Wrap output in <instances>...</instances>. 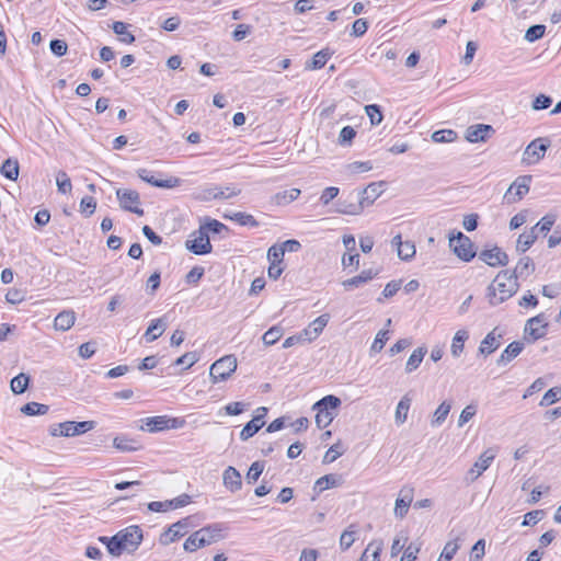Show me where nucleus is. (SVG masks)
Listing matches in <instances>:
<instances>
[{
    "mask_svg": "<svg viewBox=\"0 0 561 561\" xmlns=\"http://www.w3.org/2000/svg\"><path fill=\"white\" fill-rule=\"evenodd\" d=\"M356 136V130L352 126H345L342 128L339 135V145L350 146Z\"/></svg>",
    "mask_w": 561,
    "mask_h": 561,
    "instance_id": "obj_60",
    "label": "nucleus"
},
{
    "mask_svg": "<svg viewBox=\"0 0 561 561\" xmlns=\"http://www.w3.org/2000/svg\"><path fill=\"white\" fill-rule=\"evenodd\" d=\"M469 333L466 330H458L451 342L450 352L454 357H459L463 352L465 342L468 340Z\"/></svg>",
    "mask_w": 561,
    "mask_h": 561,
    "instance_id": "obj_35",
    "label": "nucleus"
},
{
    "mask_svg": "<svg viewBox=\"0 0 561 561\" xmlns=\"http://www.w3.org/2000/svg\"><path fill=\"white\" fill-rule=\"evenodd\" d=\"M332 56L329 49H322L316 53L312 60L306 65V69L316 70L321 69L327 64L328 59Z\"/></svg>",
    "mask_w": 561,
    "mask_h": 561,
    "instance_id": "obj_41",
    "label": "nucleus"
},
{
    "mask_svg": "<svg viewBox=\"0 0 561 561\" xmlns=\"http://www.w3.org/2000/svg\"><path fill=\"white\" fill-rule=\"evenodd\" d=\"M117 199L119 201V205L124 210L134 213L138 216L144 215V209L139 208L137 205L140 202V197L138 192L134 190L118 188L116 191Z\"/></svg>",
    "mask_w": 561,
    "mask_h": 561,
    "instance_id": "obj_11",
    "label": "nucleus"
},
{
    "mask_svg": "<svg viewBox=\"0 0 561 561\" xmlns=\"http://www.w3.org/2000/svg\"><path fill=\"white\" fill-rule=\"evenodd\" d=\"M389 340V332L388 330H380L376 337H375V341L371 345V352H375V353H379L385 344L387 343V341Z\"/></svg>",
    "mask_w": 561,
    "mask_h": 561,
    "instance_id": "obj_63",
    "label": "nucleus"
},
{
    "mask_svg": "<svg viewBox=\"0 0 561 561\" xmlns=\"http://www.w3.org/2000/svg\"><path fill=\"white\" fill-rule=\"evenodd\" d=\"M75 421H66L62 423L54 424L49 427V434L54 437L65 436L72 437L77 436L73 428Z\"/></svg>",
    "mask_w": 561,
    "mask_h": 561,
    "instance_id": "obj_32",
    "label": "nucleus"
},
{
    "mask_svg": "<svg viewBox=\"0 0 561 561\" xmlns=\"http://www.w3.org/2000/svg\"><path fill=\"white\" fill-rule=\"evenodd\" d=\"M415 245L411 241H405L398 248V256L403 261H410L415 255Z\"/></svg>",
    "mask_w": 561,
    "mask_h": 561,
    "instance_id": "obj_52",
    "label": "nucleus"
},
{
    "mask_svg": "<svg viewBox=\"0 0 561 561\" xmlns=\"http://www.w3.org/2000/svg\"><path fill=\"white\" fill-rule=\"evenodd\" d=\"M203 229H205V232L207 234L209 232H211V233H221L222 231H227L228 230L227 226H225L222 222H220V221H218L216 219H210L205 225L199 227V230H203Z\"/></svg>",
    "mask_w": 561,
    "mask_h": 561,
    "instance_id": "obj_61",
    "label": "nucleus"
},
{
    "mask_svg": "<svg viewBox=\"0 0 561 561\" xmlns=\"http://www.w3.org/2000/svg\"><path fill=\"white\" fill-rule=\"evenodd\" d=\"M412 403V399L409 393L404 394L398 402L394 413V421L398 425H402L407 422L408 413Z\"/></svg>",
    "mask_w": 561,
    "mask_h": 561,
    "instance_id": "obj_25",
    "label": "nucleus"
},
{
    "mask_svg": "<svg viewBox=\"0 0 561 561\" xmlns=\"http://www.w3.org/2000/svg\"><path fill=\"white\" fill-rule=\"evenodd\" d=\"M382 183H370L364 190L357 192L356 194L351 193L350 197L353 199L359 201L364 209L370 205L379 197L381 194Z\"/></svg>",
    "mask_w": 561,
    "mask_h": 561,
    "instance_id": "obj_12",
    "label": "nucleus"
},
{
    "mask_svg": "<svg viewBox=\"0 0 561 561\" xmlns=\"http://www.w3.org/2000/svg\"><path fill=\"white\" fill-rule=\"evenodd\" d=\"M449 247L463 262H470L476 256L474 244L469 237L458 231L449 237Z\"/></svg>",
    "mask_w": 561,
    "mask_h": 561,
    "instance_id": "obj_3",
    "label": "nucleus"
},
{
    "mask_svg": "<svg viewBox=\"0 0 561 561\" xmlns=\"http://www.w3.org/2000/svg\"><path fill=\"white\" fill-rule=\"evenodd\" d=\"M28 383L30 377L21 373L11 380V390L15 394H21L27 389Z\"/></svg>",
    "mask_w": 561,
    "mask_h": 561,
    "instance_id": "obj_47",
    "label": "nucleus"
},
{
    "mask_svg": "<svg viewBox=\"0 0 561 561\" xmlns=\"http://www.w3.org/2000/svg\"><path fill=\"white\" fill-rule=\"evenodd\" d=\"M168 416L165 415H159V416H151L144 420V425L141 426V430L147 431L149 433H156L163 430H168Z\"/></svg>",
    "mask_w": 561,
    "mask_h": 561,
    "instance_id": "obj_24",
    "label": "nucleus"
},
{
    "mask_svg": "<svg viewBox=\"0 0 561 561\" xmlns=\"http://www.w3.org/2000/svg\"><path fill=\"white\" fill-rule=\"evenodd\" d=\"M125 550L118 534L108 539L107 551L114 557H118Z\"/></svg>",
    "mask_w": 561,
    "mask_h": 561,
    "instance_id": "obj_55",
    "label": "nucleus"
},
{
    "mask_svg": "<svg viewBox=\"0 0 561 561\" xmlns=\"http://www.w3.org/2000/svg\"><path fill=\"white\" fill-rule=\"evenodd\" d=\"M340 404L341 400L332 394L323 397L313 404L312 409L317 412L316 424L319 428H325L332 423L335 416L333 411L336 410Z\"/></svg>",
    "mask_w": 561,
    "mask_h": 561,
    "instance_id": "obj_2",
    "label": "nucleus"
},
{
    "mask_svg": "<svg viewBox=\"0 0 561 561\" xmlns=\"http://www.w3.org/2000/svg\"><path fill=\"white\" fill-rule=\"evenodd\" d=\"M550 146V141L547 138H537L533 140L525 149L523 153V163L527 165L538 163L543 157L547 149Z\"/></svg>",
    "mask_w": 561,
    "mask_h": 561,
    "instance_id": "obj_7",
    "label": "nucleus"
},
{
    "mask_svg": "<svg viewBox=\"0 0 561 561\" xmlns=\"http://www.w3.org/2000/svg\"><path fill=\"white\" fill-rule=\"evenodd\" d=\"M237 369V358L233 355H226L217 359L209 370L214 383L228 379Z\"/></svg>",
    "mask_w": 561,
    "mask_h": 561,
    "instance_id": "obj_4",
    "label": "nucleus"
},
{
    "mask_svg": "<svg viewBox=\"0 0 561 561\" xmlns=\"http://www.w3.org/2000/svg\"><path fill=\"white\" fill-rule=\"evenodd\" d=\"M240 193L241 190L234 185L226 187H213L204 191L203 199H229L238 196Z\"/></svg>",
    "mask_w": 561,
    "mask_h": 561,
    "instance_id": "obj_17",
    "label": "nucleus"
},
{
    "mask_svg": "<svg viewBox=\"0 0 561 561\" xmlns=\"http://www.w3.org/2000/svg\"><path fill=\"white\" fill-rule=\"evenodd\" d=\"M192 239L186 241V248L197 255H204L211 252L213 247L209 241V236L205 232V229L197 230L191 234Z\"/></svg>",
    "mask_w": 561,
    "mask_h": 561,
    "instance_id": "obj_10",
    "label": "nucleus"
},
{
    "mask_svg": "<svg viewBox=\"0 0 561 561\" xmlns=\"http://www.w3.org/2000/svg\"><path fill=\"white\" fill-rule=\"evenodd\" d=\"M450 410H451V402L443 401L437 407V409L434 411L432 419H431V425L433 427L440 426L446 421Z\"/></svg>",
    "mask_w": 561,
    "mask_h": 561,
    "instance_id": "obj_33",
    "label": "nucleus"
},
{
    "mask_svg": "<svg viewBox=\"0 0 561 561\" xmlns=\"http://www.w3.org/2000/svg\"><path fill=\"white\" fill-rule=\"evenodd\" d=\"M364 210L359 201L347 197V199L337 203L336 211L344 215H359Z\"/></svg>",
    "mask_w": 561,
    "mask_h": 561,
    "instance_id": "obj_27",
    "label": "nucleus"
},
{
    "mask_svg": "<svg viewBox=\"0 0 561 561\" xmlns=\"http://www.w3.org/2000/svg\"><path fill=\"white\" fill-rule=\"evenodd\" d=\"M299 195H300V190L290 188V190L277 193L275 195V199L278 205H286V204H289L293 201L297 199Z\"/></svg>",
    "mask_w": 561,
    "mask_h": 561,
    "instance_id": "obj_49",
    "label": "nucleus"
},
{
    "mask_svg": "<svg viewBox=\"0 0 561 561\" xmlns=\"http://www.w3.org/2000/svg\"><path fill=\"white\" fill-rule=\"evenodd\" d=\"M366 114L368 115L371 125H379L382 121V114L380 106L377 104H370L365 106Z\"/></svg>",
    "mask_w": 561,
    "mask_h": 561,
    "instance_id": "obj_58",
    "label": "nucleus"
},
{
    "mask_svg": "<svg viewBox=\"0 0 561 561\" xmlns=\"http://www.w3.org/2000/svg\"><path fill=\"white\" fill-rule=\"evenodd\" d=\"M426 353L427 348L425 346H421L414 350L405 364V371L410 374L417 369L421 363L423 362V358L426 355Z\"/></svg>",
    "mask_w": 561,
    "mask_h": 561,
    "instance_id": "obj_38",
    "label": "nucleus"
},
{
    "mask_svg": "<svg viewBox=\"0 0 561 561\" xmlns=\"http://www.w3.org/2000/svg\"><path fill=\"white\" fill-rule=\"evenodd\" d=\"M382 541L374 540L364 550L359 561H379V556L382 550Z\"/></svg>",
    "mask_w": 561,
    "mask_h": 561,
    "instance_id": "obj_36",
    "label": "nucleus"
},
{
    "mask_svg": "<svg viewBox=\"0 0 561 561\" xmlns=\"http://www.w3.org/2000/svg\"><path fill=\"white\" fill-rule=\"evenodd\" d=\"M49 407L38 402H28L21 408V412L25 415H44L48 412Z\"/></svg>",
    "mask_w": 561,
    "mask_h": 561,
    "instance_id": "obj_43",
    "label": "nucleus"
},
{
    "mask_svg": "<svg viewBox=\"0 0 561 561\" xmlns=\"http://www.w3.org/2000/svg\"><path fill=\"white\" fill-rule=\"evenodd\" d=\"M257 414L248 422L240 433L241 440H248L252 436H254L264 425V416L267 413V409L261 407L256 410Z\"/></svg>",
    "mask_w": 561,
    "mask_h": 561,
    "instance_id": "obj_14",
    "label": "nucleus"
},
{
    "mask_svg": "<svg viewBox=\"0 0 561 561\" xmlns=\"http://www.w3.org/2000/svg\"><path fill=\"white\" fill-rule=\"evenodd\" d=\"M201 533H205L202 539L206 546L215 543L222 538V528L219 524L208 525L199 529Z\"/></svg>",
    "mask_w": 561,
    "mask_h": 561,
    "instance_id": "obj_28",
    "label": "nucleus"
},
{
    "mask_svg": "<svg viewBox=\"0 0 561 561\" xmlns=\"http://www.w3.org/2000/svg\"><path fill=\"white\" fill-rule=\"evenodd\" d=\"M557 220V216L553 215V214H548L546 216H543L533 228V230L535 232H537V234L540 232V233H547L550 231V229L552 228V226L554 225Z\"/></svg>",
    "mask_w": 561,
    "mask_h": 561,
    "instance_id": "obj_44",
    "label": "nucleus"
},
{
    "mask_svg": "<svg viewBox=\"0 0 561 561\" xmlns=\"http://www.w3.org/2000/svg\"><path fill=\"white\" fill-rule=\"evenodd\" d=\"M75 312L72 310H65L57 314L54 321V327L56 330L67 331L75 324Z\"/></svg>",
    "mask_w": 561,
    "mask_h": 561,
    "instance_id": "obj_29",
    "label": "nucleus"
},
{
    "mask_svg": "<svg viewBox=\"0 0 561 561\" xmlns=\"http://www.w3.org/2000/svg\"><path fill=\"white\" fill-rule=\"evenodd\" d=\"M284 255V249H282L279 244L272 245L267 251V260L270 263L282 264Z\"/></svg>",
    "mask_w": 561,
    "mask_h": 561,
    "instance_id": "obj_62",
    "label": "nucleus"
},
{
    "mask_svg": "<svg viewBox=\"0 0 561 561\" xmlns=\"http://www.w3.org/2000/svg\"><path fill=\"white\" fill-rule=\"evenodd\" d=\"M167 329V323L162 318L154 319L145 332V337L148 342L157 340Z\"/></svg>",
    "mask_w": 561,
    "mask_h": 561,
    "instance_id": "obj_34",
    "label": "nucleus"
},
{
    "mask_svg": "<svg viewBox=\"0 0 561 561\" xmlns=\"http://www.w3.org/2000/svg\"><path fill=\"white\" fill-rule=\"evenodd\" d=\"M377 275H378V271H374L371 268L364 270L360 272V274H358L352 278L343 280L342 285L346 290H352L354 288H358V287L363 286L364 284L370 282Z\"/></svg>",
    "mask_w": 561,
    "mask_h": 561,
    "instance_id": "obj_19",
    "label": "nucleus"
},
{
    "mask_svg": "<svg viewBox=\"0 0 561 561\" xmlns=\"http://www.w3.org/2000/svg\"><path fill=\"white\" fill-rule=\"evenodd\" d=\"M490 133H493V128L491 125H472L469 126L466 130V139L470 142L485 141Z\"/></svg>",
    "mask_w": 561,
    "mask_h": 561,
    "instance_id": "obj_20",
    "label": "nucleus"
},
{
    "mask_svg": "<svg viewBox=\"0 0 561 561\" xmlns=\"http://www.w3.org/2000/svg\"><path fill=\"white\" fill-rule=\"evenodd\" d=\"M457 138V133L451 129L436 130L432 134V139L435 142H451Z\"/></svg>",
    "mask_w": 561,
    "mask_h": 561,
    "instance_id": "obj_50",
    "label": "nucleus"
},
{
    "mask_svg": "<svg viewBox=\"0 0 561 561\" xmlns=\"http://www.w3.org/2000/svg\"><path fill=\"white\" fill-rule=\"evenodd\" d=\"M19 171V162L16 159L12 158L7 159L0 168V173L11 181L18 180Z\"/></svg>",
    "mask_w": 561,
    "mask_h": 561,
    "instance_id": "obj_39",
    "label": "nucleus"
},
{
    "mask_svg": "<svg viewBox=\"0 0 561 561\" xmlns=\"http://www.w3.org/2000/svg\"><path fill=\"white\" fill-rule=\"evenodd\" d=\"M112 28L115 34L122 36V42L126 44H131L135 42V36L128 32V25L126 23L121 21L114 22Z\"/></svg>",
    "mask_w": 561,
    "mask_h": 561,
    "instance_id": "obj_45",
    "label": "nucleus"
},
{
    "mask_svg": "<svg viewBox=\"0 0 561 561\" xmlns=\"http://www.w3.org/2000/svg\"><path fill=\"white\" fill-rule=\"evenodd\" d=\"M518 282L510 271L497 273L488 287V299L490 305L496 306L511 298L518 290Z\"/></svg>",
    "mask_w": 561,
    "mask_h": 561,
    "instance_id": "obj_1",
    "label": "nucleus"
},
{
    "mask_svg": "<svg viewBox=\"0 0 561 561\" xmlns=\"http://www.w3.org/2000/svg\"><path fill=\"white\" fill-rule=\"evenodd\" d=\"M477 413V407L474 404L467 405L460 413L458 420V426L462 427L468 423Z\"/></svg>",
    "mask_w": 561,
    "mask_h": 561,
    "instance_id": "obj_64",
    "label": "nucleus"
},
{
    "mask_svg": "<svg viewBox=\"0 0 561 561\" xmlns=\"http://www.w3.org/2000/svg\"><path fill=\"white\" fill-rule=\"evenodd\" d=\"M264 470V463L261 461H254L247 473L248 483H254L257 481Z\"/></svg>",
    "mask_w": 561,
    "mask_h": 561,
    "instance_id": "obj_56",
    "label": "nucleus"
},
{
    "mask_svg": "<svg viewBox=\"0 0 561 561\" xmlns=\"http://www.w3.org/2000/svg\"><path fill=\"white\" fill-rule=\"evenodd\" d=\"M546 26L542 24H536L530 26L525 33V39L533 43L545 35Z\"/></svg>",
    "mask_w": 561,
    "mask_h": 561,
    "instance_id": "obj_54",
    "label": "nucleus"
},
{
    "mask_svg": "<svg viewBox=\"0 0 561 561\" xmlns=\"http://www.w3.org/2000/svg\"><path fill=\"white\" fill-rule=\"evenodd\" d=\"M203 535H205V533H201L199 529L196 530L195 533H193L184 542V550L187 551V552H194L196 551L198 548H203L205 547V542H203Z\"/></svg>",
    "mask_w": 561,
    "mask_h": 561,
    "instance_id": "obj_42",
    "label": "nucleus"
},
{
    "mask_svg": "<svg viewBox=\"0 0 561 561\" xmlns=\"http://www.w3.org/2000/svg\"><path fill=\"white\" fill-rule=\"evenodd\" d=\"M496 456L493 448L484 450L473 466L468 470L466 480L469 482L476 481L492 463Z\"/></svg>",
    "mask_w": 561,
    "mask_h": 561,
    "instance_id": "obj_9",
    "label": "nucleus"
},
{
    "mask_svg": "<svg viewBox=\"0 0 561 561\" xmlns=\"http://www.w3.org/2000/svg\"><path fill=\"white\" fill-rule=\"evenodd\" d=\"M479 259L490 266L506 265L508 256L500 248L494 247L493 249L483 250L479 254Z\"/></svg>",
    "mask_w": 561,
    "mask_h": 561,
    "instance_id": "obj_16",
    "label": "nucleus"
},
{
    "mask_svg": "<svg viewBox=\"0 0 561 561\" xmlns=\"http://www.w3.org/2000/svg\"><path fill=\"white\" fill-rule=\"evenodd\" d=\"M117 534L122 540L123 547L128 552L136 551L144 538L142 530L137 525L128 526Z\"/></svg>",
    "mask_w": 561,
    "mask_h": 561,
    "instance_id": "obj_8",
    "label": "nucleus"
},
{
    "mask_svg": "<svg viewBox=\"0 0 561 561\" xmlns=\"http://www.w3.org/2000/svg\"><path fill=\"white\" fill-rule=\"evenodd\" d=\"M500 339L501 334H496V329L492 330L481 341L479 346V352L483 355H490L495 352L500 347Z\"/></svg>",
    "mask_w": 561,
    "mask_h": 561,
    "instance_id": "obj_22",
    "label": "nucleus"
},
{
    "mask_svg": "<svg viewBox=\"0 0 561 561\" xmlns=\"http://www.w3.org/2000/svg\"><path fill=\"white\" fill-rule=\"evenodd\" d=\"M531 183L530 175H520L518 176L507 188L503 196V201L506 204H515L518 203L526 196L529 192Z\"/></svg>",
    "mask_w": 561,
    "mask_h": 561,
    "instance_id": "obj_5",
    "label": "nucleus"
},
{
    "mask_svg": "<svg viewBox=\"0 0 561 561\" xmlns=\"http://www.w3.org/2000/svg\"><path fill=\"white\" fill-rule=\"evenodd\" d=\"M198 359L199 357L196 352H187L180 356L174 364L176 366H184L187 369L191 368Z\"/></svg>",
    "mask_w": 561,
    "mask_h": 561,
    "instance_id": "obj_57",
    "label": "nucleus"
},
{
    "mask_svg": "<svg viewBox=\"0 0 561 561\" xmlns=\"http://www.w3.org/2000/svg\"><path fill=\"white\" fill-rule=\"evenodd\" d=\"M537 238L538 234L533 230V228H530V230L527 232L520 233L516 244L517 251L522 253L526 252L534 244Z\"/></svg>",
    "mask_w": 561,
    "mask_h": 561,
    "instance_id": "obj_40",
    "label": "nucleus"
},
{
    "mask_svg": "<svg viewBox=\"0 0 561 561\" xmlns=\"http://www.w3.org/2000/svg\"><path fill=\"white\" fill-rule=\"evenodd\" d=\"M283 335V327L274 325L263 334L262 340L265 345H274Z\"/></svg>",
    "mask_w": 561,
    "mask_h": 561,
    "instance_id": "obj_46",
    "label": "nucleus"
},
{
    "mask_svg": "<svg viewBox=\"0 0 561 561\" xmlns=\"http://www.w3.org/2000/svg\"><path fill=\"white\" fill-rule=\"evenodd\" d=\"M56 184H57L59 193L67 194V193H70L72 190V184H71L70 178L62 170L57 172Z\"/></svg>",
    "mask_w": 561,
    "mask_h": 561,
    "instance_id": "obj_48",
    "label": "nucleus"
},
{
    "mask_svg": "<svg viewBox=\"0 0 561 561\" xmlns=\"http://www.w3.org/2000/svg\"><path fill=\"white\" fill-rule=\"evenodd\" d=\"M113 445L116 449L123 453H130L139 449L138 442L125 435L116 436L113 439Z\"/></svg>",
    "mask_w": 561,
    "mask_h": 561,
    "instance_id": "obj_37",
    "label": "nucleus"
},
{
    "mask_svg": "<svg viewBox=\"0 0 561 561\" xmlns=\"http://www.w3.org/2000/svg\"><path fill=\"white\" fill-rule=\"evenodd\" d=\"M329 320L330 316L328 313L319 316L306 329L301 331L302 337H305L307 342L314 341L322 333Z\"/></svg>",
    "mask_w": 561,
    "mask_h": 561,
    "instance_id": "obj_15",
    "label": "nucleus"
},
{
    "mask_svg": "<svg viewBox=\"0 0 561 561\" xmlns=\"http://www.w3.org/2000/svg\"><path fill=\"white\" fill-rule=\"evenodd\" d=\"M547 327V319L542 313H540L527 320L525 333L528 334L533 341H537L546 335Z\"/></svg>",
    "mask_w": 561,
    "mask_h": 561,
    "instance_id": "obj_13",
    "label": "nucleus"
},
{
    "mask_svg": "<svg viewBox=\"0 0 561 561\" xmlns=\"http://www.w3.org/2000/svg\"><path fill=\"white\" fill-rule=\"evenodd\" d=\"M524 348V344L522 342L514 341L506 346V348L502 352L501 356L497 359L499 365H505L510 363L512 359L517 357Z\"/></svg>",
    "mask_w": 561,
    "mask_h": 561,
    "instance_id": "obj_26",
    "label": "nucleus"
},
{
    "mask_svg": "<svg viewBox=\"0 0 561 561\" xmlns=\"http://www.w3.org/2000/svg\"><path fill=\"white\" fill-rule=\"evenodd\" d=\"M231 220L237 221L241 226H252L256 227L259 222L255 220V218L247 213H234L231 216H227Z\"/></svg>",
    "mask_w": 561,
    "mask_h": 561,
    "instance_id": "obj_53",
    "label": "nucleus"
},
{
    "mask_svg": "<svg viewBox=\"0 0 561 561\" xmlns=\"http://www.w3.org/2000/svg\"><path fill=\"white\" fill-rule=\"evenodd\" d=\"M535 271V264L533 262V260L529 257V256H524L522 257L514 271L511 273L515 276V278L517 279L518 277H522V278H526L528 277L533 272Z\"/></svg>",
    "mask_w": 561,
    "mask_h": 561,
    "instance_id": "obj_30",
    "label": "nucleus"
},
{
    "mask_svg": "<svg viewBox=\"0 0 561 561\" xmlns=\"http://www.w3.org/2000/svg\"><path fill=\"white\" fill-rule=\"evenodd\" d=\"M560 396H561L560 388H551L543 394L539 404H540V407L551 405L560 399Z\"/></svg>",
    "mask_w": 561,
    "mask_h": 561,
    "instance_id": "obj_59",
    "label": "nucleus"
},
{
    "mask_svg": "<svg viewBox=\"0 0 561 561\" xmlns=\"http://www.w3.org/2000/svg\"><path fill=\"white\" fill-rule=\"evenodd\" d=\"M137 174L142 181H145L156 187L172 188V187L178 186L180 183V180L178 178H172V176L169 179H165V180H156L154 176L152 175L151 171H149L147 169H139L137 171Z\"/></svg>",
    "mask_w": 561,
    "mask_h": 561,
    "instance_id": "obj_18",
    "label": "nucleus"
},
{
    "mask_svg": "<svg viewBox=\"0 0 561 561\" xmlns=\"http://www.w3.org/2000/svg\"><path fill=\"white\" fill-rule=\"evenodd\" d=\"M192 527L191 517L182 518L181 520L172 524L164 533L161 534L159 542L162 546H169L185 536Z\"/></svg>",
    "mask_w": 561,
    "mask_h": 561,
    "instance_id": "obj_6",
    "label": "nucleus"
},
{
    "mask_svg": "<svg viewBox=\"0 0 561 561\" xmlns=\"http://www.w3.org/2000/svg\"><path fill=\"white\" fill-rule=\"evenodd\" d=\"M400 495L401 496L396 500L394 514L397 517L403 518L407 515L410 504L413 500L412 490L402 489Z\"/></svg>",
    "mask_w": 561,
    "mask_h": 561,
    "instance_id": "obj_23",
    "label": "nucleus"
},
{
    "mask_svg": "<svg viewBox=\"0 0 561 561\" xmlns=\"http://www.w3.org/2000/svg\"><path fill=\"white\" fill-rule=\"evenodd\" d=\"M224 485L230 492H237L242 488V479L240 472L234 468L229 466L222 474Z\"/></svg>",
    "mask_w": 561,
    "mask_h": 561,
    "instance_id": "obj_21",
    "label": "nucleus"
},
{
    "mask_svg": "<svg viewBox=\"0 0 561 561\" xmlns=\"http://www.w3.org/2000/svg\"><path fill=\"white\" fill-rule=\"evenodd\" d=\"M342 482L343 479L340 474L330 473L319 478L316 481L314 489L318 490L319 492H322L330 488L340 486Z\"/></svg>",
    "mask_w": 561,
    "mask_h": 561,
    "instance_id": "obj_31",
    "label": "nucleus"
},
{
    "mask_svg": "<svg viewBox=\"0 0 561 561\" xmlns=\"http://www.w3.org/2000/svg\"><path fill=\"white\" fill-rule=\"evenodd\" d=\"M459 549L458 540H449L446 542L438 561H450Z\"/></svg>",
    "mask_w": 561,
    "mask_h": 561,
    "instance_id": "obj_51",
    "label": "nucleus"
}]
</instances>
